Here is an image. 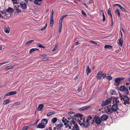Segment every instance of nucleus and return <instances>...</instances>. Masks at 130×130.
<instances>
[{
  "mask_svg": "<svg viewBox=\"0 0 130 130\" xmlns=\"http://www.w3.org/2000/svg\"><path fill=\"white\" fill-rule=\"evenodd\" d=\"M67 120L66 118L64 117L62 118V122L64 123V125H65V128L69 127L70 129H71V127L72 126L73 124H74L75 121L74 120V118H68Z\"/></svg>",
  "mask_w": 130,
  "mask_h": 130,
  "instance_id": "obj_1",
  "label": "nucleus"
},
{
  "mask_svg": "<svg viewBox=\"0 0 130 130\" xmlns=\"http://www.w3.org/2000/svg\"><path fill=\"white\" fill-rule=\"evenodd\" d=\"M112 101L113 104L111 107V109L112 112H115L118 109V106L119 103V101L118 98H113Z\"/></svg>",
  "mask_w": 130,
  "mask_h": 130,
  "instance_id": "obj_2",
  "label": "nucleus"
},
{
  "mask_svg": "<svg viewBox=\"0 0 130 130\" xmlns=\"http://www.w3.org/2000/svg\"><path fill=\"white\" fill-rule=\"evenodd\" d=\"M83 123H79V124L83 127L87 128L90 125L89 122H87L86 120V121L83 120Z\"/></svg>",
  "mask_w": 130,
  "mask_h": 130,
  "instance_id": "obj_3",
  "label": "nucleus"
},
{
  "mask_svg": "<svg viewBox=\"0 0 130 130\" xmlns=\"http://www.w3.org/2000/svg\"><path fill=\"white\" fill-rule=\"evenodd\" d=\"M112 99L111 98H109L105 100L102 102L101 106H104L105 105L108 104L110 103L111 102Z\"/></svg>",
  "mask_w": 130,
  "mask_h": 130,
  "instance_id": "obj_4",
  "label": "nucleus"
},
{
  "mask_svg": "<svg viewBox=\"0 0 130 130\" xmlns=\"http://www.w3.org/2000/svg\"><path fill=\"white\" fill-rule=\"evenodd\" d=\"M124 78L123 77H117L115 80V85L116 86H118L122 80H123Z\"/></svg>",
  "mask_w": 130,
  "mask_h": 130,
  "instance_id": "obj_5",
  "label": "nucleus"
},
{
  "mask_svg": "<svg viewBox=\"0 0 130 130\" xmlns=\"http://www.w3.org/2000/svg\"><path fill=\"white\" fill-rule=\"evenodd\" d=\"M119 90L121 91L124 92L126 94L128 93V89L124 86H121L119 88Z\"/></svg>",
  "mask_w": 130,
  "mask_h": 130,
  "instance_id": "obj_6",
  "label": "nucleus"
},
{
  "mask_svg": "<svg viewBox=\"0 0 130 130\" xmlns=\"http://www.w3.org/2000/svg\"><path fill=\"white\" fill-rule=\"evenodd\" d=\"M121 100H123L124 101V104L125 105L126 104V103H128L129 101V99L127 96L124 95L123 97H121Z\"/></svg>",
  "mask_w": 130,
  "mask_h": 130,
  "instance_id": "obj_7",
  "label": "nucleus"
},
{
  "mask_svg": "<svg viewBox=\"0 0 130 130\" xmlns=\"http://www.w3.org/2000/svg\"><path fill=\"white\" fill-rule=\"evenodd\" d=\"M94 120L95 123L97 124H100L101 122V118H100L99 117H95Z\"/></svg>",
  "mask_w": 130,
  "mask_h": 130,
  "instance_id": "obj_8",
  "label": "nucleus"
},
{
  "mask_svg": "<svg viewBox=\"0 0 130 130\" xmlns=\"http://www.w3.org/2000/svg\"><path fill=\"white\" fill-rule=\"evenodd\" d=\"M21 7L23 9H25L27 8V5L25 2L24 1H21L20 3Z\"/></svg>",
  "mask_w": 130,
  "mask_h": 130,
  "instance_id": "obj_9",
  "label": "nucleus"
},
{
  "mask_svg": "<svg viewBox=\"0 0 130 130\" xmlns=\"http://www.w3.org/2000/svg\"><path fill=\"white\" fill-rule=\"evenodd\" d=\"M63 125L62 123H60L59 124H57L56 126L57 130H61Z\"/></svg>",
  "mask_w": 130,
  "mask_h": 130,
  "instance_id": "obj_10",
  "label": "nucleus"
},
{
  "mask_svg": "<svg viewBox=\"0 0 130 130\" xmlns=\"http://www.w3.org/2000/svg\"><path fill=\"white\" fill-rule=\"evenodd\" d=\"M42 0H35L34 3L35 4L39 6H41L42 4Z\"/></svg>",
  "mask_w": 130,
  "mask_h": 130,
  "instance_id": "obj_11",
  "label": "nucleus"
},
{
  "mask_svg": "<svg viewBox=\"0 0 130 130\" xmlns=\"http://www.w3.org/2000/svg\"><path fill=\"white\" fill-rule=\"evenodd\" d=\"M108 116L104 114L101 117V119L102 121H105L108 118Z\"/></svg>",
  "mask_w": 130,
  "mask_h": 130,
  "instance_id": "obj_12",
  "label": "nucleus"
},
{
  "mask_svg": "<svg viewBox=\"0 0 130 130\" xmlns=\"http://www.w3.org/2000/svg\"><path fill=\"white\" fill-rule=\"evenodd\" d=\"M45 125L41 123H39L36 126V127L38 128H43L45 127Z\"/></svg>",
  "mask_w": 130,
  "mask_h": 130,
  "instance_id": "obj_13",
  "label": "nucleus"
},
{
  "mask_svg": "<svg viewBox=\"0 0 130 130\" xmlns=\"http://www.w3.org/2000/svg\"><path fill=\"white\" fill-rule=\"evenodd\" d=\"M105 112L108 115H110L113 112L111 108H107L105 110Z\"/></svg>",
  "mask_w": 130,
  "mask_h": 130,
  "instance_id": "obj_14",
  "label": "nucleus"
},
{
  "mask_svg": "<svg viewBox=\"0 0 130 130\" xmlns=\"http://www.w3.org/2000/svg\"><path fill=\"white\" fill-rule=\"evenodd\" d=\"M17 93V92L16 91L14 92H10L9 93H6L5 96H10L11 95H14L15 94Z\"/></svg>",
  "mask_w": 130,
  "mask_h": 130,
  "instance_id": "obj_15",
  "label": "nucleus"
},
{
  "mask_svg": "<svg viewBox=\"0 0 130 130\" xmlns=\"http://www.w3.org/2000/svg\"><path fill=\"white\" fill-rule=\"evenodd\" d=\"M103 72L102 71L99 72L98 73L96 76V77L99 79L101 78L102 77V74Z\"/></svg>",
  "mask_w": 130,
  "mask_h": 130,
  "instance_id": "obj_16",
  "label": "nucleus"
},
{
  "mask_svg": "<svg viewBox=\"0 0 130 130\" xmlns=\"http://www.w3.org/2000/svg\"><path fill=\"white\" fill-rule=\"evenodd\" d=\"M73 125L74 126L73 128L72 129V130H79V128L77 124H75L74 123V124Z\"/></svg>",
  "mask_w": 130,
  "mask_h": 130,
  "instance_id": "obj_17",
  "label": "nucleus"
},
{
  "mask_svg": "<svg viewBox=\"0 0 130 130\" xmlns=\"http://www.w3.org/2000/svg\"><path fill=\"white\" fill-rule=\"evenodd\" d=\"M48 122V120L46 119H42L41 121V123L43 124H46Z\"/></svg>",
  "mask_w": 130,
  "mask_h": 130,
  "instance_id": "obj_18",
  "label": "nucleus"
},
{
  "mask_svg": "<svg viewBox=\"0 0 130 130\" xmlns=\"http://www.w3.org/2000/svg\"><path fill=\"white\" fill-rule=\"evenodd\" d=\"M123 43V40L122 38H121L120 39L118 42V44L119 46H121L122 45Z\"/></svg>",
  "mask_w": 130,
  "mask_h": 130,
  "instance_id": "obj_19",
  "label": "nucleus"
},
{
  "mask_svg": "<svg viewBox=\"0 0 130 130\" xmlns=\"http://www.w3.org/2000/svg\"><path fill=\"white\" fill-rule=\"evenodd\" d=\"M53 18H50V26L52 27L54 24V20L53 19Z\"/></svg>",
  "mask_w": 130,
  "mask_h": 130,
  "instance_id": "obj_20",
  "label": "nucleus"
},
{
  "mask_svg": "<svg viewBox=\"0 0 130 130\" xmlns=\"http://www.w3.org/2000/svg\"><path fill=\"white\" fill-rule=\"evenodd\" d=\"M44 106V105L43 104H40L38 107L37 110L38 111L41 110Z\"/></svg>",
  "mask_w": 130,
  "mask_h": 130,
  "instance_id": "obj_21",
  "label": "nucleus"
},
{
  "mask_svg": "<svg viewBox=\"0 0 130 130\" xmlns=\"http://www.w3.org/2000/svg\"><path fill=\"white\" fill-rule=\"evenodd\" d=\"M4 31L7 34L9 33L10 31V29L9 27L4 28Z\"/></svg>",
  "mask_w": 130,
  "mask_h": 130,
  "instance_id": "obj_22",
  "label": "nucleus"
},
{
  "mask_svg": "<svg viewBox=\"0 0 130 130\" xmlns=\"http://www.w3.org/2000/svg\"><path fill=\"white\" fill-rule=\"evenodd\" d=\"M7 12H8L9 13H11L13 11V9L12 8H11L10 7H9L6 10Z\"/></svg>",
  "mask_w": 130,
  "mask_h": 130,
  "instance_id": "obj_23",
  "label": "nucleus"
},
{
  "mask_svg": "<svg viewBox=\"0 0 130 130\" xmlns=\"http://www.w3.org/2000/svg\"><path fill=\"white\" fill-rule=\"evenodd\" d=\"M36 50H39L37 48H32L30 50L29 52L31 53Z\"/></svg>",
  "mask_w": 130,
  "mask_h": 130,
  "instance_id": "obj_24",
  "label": "nucleus"
},
{
  "mask_svg": "<svg viewBox=\"0 0 130 130\" xmlns=\"http://www.w3.org/2000/svg\"><path fill=\"white\" fill-rule=\"evenodd\" d=\"M116 13L118 17H120V13L119 10L118 9H117L116 11Z\"/></svg>",
  "mask_w": 130,
  "mask_h": 130,
  "instance_id": "obj_25",
  "label": "nucleus"
},
{
  "mask_svg": "<svg viewBox=\"0 0 130 130\" xmlns=\"http://www.w3.org/2000/svg\"><path fill=\"white\" fill-rule=\"evenodd\" d=\"M112 47V46L109 45H105L104 46V48L105 49L108 48L109 50L111 49Z\"/></svg>",
  "mask_w": 130,
  "mask_h": 130,
  "instance_id": "obj_26",
  "label": "nucleus"
},
{
  "mask_svg": "<svg viewBox=\"0 0 130 130\" xmlns=\"http://www.w3.org/2000/svg\"><path fill=\"white\" fill-rule=\"evenodd\" d=\"M14 8L16 10V12L18 13H20L21 12V10L20 9L17 8V6H14Z\"/></svg>",
  "mask_w": 130,
  "mask_h": 130,
  "instance_id": "obj_27",
  "label": "nucleus"
},
{
  "mask_svg": "<svg viewBox=\"0 0 130 130\" xmlns=\"http://www.w3.org/2000/svg\"><path fill=\"white\" fill-rule=\"evenodd\" d=\"M13 67V66H10L6 68L5 69L6 71H7L9 69H12Z\"/></svg>",
  "mask_w": 130,
  "mask_h": 130,
  "instance_id": "obj_28",
  "label": "nucleus"
},
{
  "mask_svg": "<svg viewBox=\"0 0 130 130\" xmlns=\"http://www.w3.org/2000/svg\"><path fill=\"white\" fill-rule=\"evenodd\" d=\"M1 12L3 14H5L6 15H8L6 10L5 9H3V11H1Z\"/></svg>",
  "mask_w": 130,
  "mask_h": 130,
  "instance_id": "obj_29",
  "label": "nucleus"
},
{
  "mask_svg": "<svg viewBox=\"0 0 130 130\" xmlns=\"http://www.w3.org/2000/svg\"><path fill=\"white\" fill-rule=\"evenodd\" d=\"M9 100L8 99H7L6 100H4L3 103V104L4 105H5L9 103Z\"/></svg>",
  "mask_w": 130,
  "mask_h": 130,
  "instance_id": "obj_30",
  "label": "nucleus"
},
{
  "mask_svg": "<svg viewBox=\"0 0 130 130\" xmlns=\"http://www.w3.org/2000/svg\"><path fill=\"white\" fill-rule=\"evenodd\" d=\"M55 114L54 112L51 111L49 112L47 114V116H50L52 115Z\"/></svg>",
  "mask_w": 130,
  "mask_h": 130,
  "instance_id": "obj_31",
  "label": "nucleus"
},
{
  "mask_svg": "<svg viewBox=\"0 0 130 130\" xmlns=\"http://www.w3.org/2000/svg\"><path fill=\"white\" fill-rule=\"evenodd\" d=\"M108 14L110 16L111 19H112V14L111 13V9L110 8H109L108 10Z\"/></svg>",
  "mask_w": 130,
  "mask_h": 130,
  "instance_id": "obj_32",
  "label": "nucleus"
},
{
  "mask_svg": "<svg viewBox=\"0 0 130 130\" xmlns=\"http://www.w3.org/2000/svg\"><path fill=\"white\" fill-rule=\"evenodd\" d=\"M57 120V119L56 118L54 117L51 120L52 122L53 123L56 122Z\"/></svg>",
  "mask_w": 130,
  "mask_h": 130,
  "instance_id": "obj_33",
  "label": "nucleus"
},
{
  "mask_svg": "<svg viewBox=\"0 0 130 130\" xmlns=\"http://www.w3.org/2000/svg\"><path fill=\"white\" fill-rule=\"evenodd\" d=\"M91 72V70L90 69L88 66H87V67L86 70L87 74V75L88 74Z\"/></svg>",
  "mask_w": 130,
  "mask_h": 130,
  "instance_id": "obj_34",
  "label": "nucleus"
},
{
  "mask_svg": "<svg viewBox=\"0 0 130 130\" xmlns=\"http://www.w3.org/2000/svg\"><path fill=\"white\" fill-rule=\"evenodd\" d=\"M90 107V106H85L84 107H83L82 108V109L83 110H86L87 109L89 108Z\"/></svg>",
  "mask_w": 130,
  "mask_h": 130,
  "instance_id": "obj_35",
  "label": "nucleus"
},
{
  "mask_svg": "<svg viewBox=\"0 0 130 130\" xmlns=\"http://www.w3.org/2000/svg\"><path fill=\"white\" fill-rule=\"evenodd\" d=\"M92 119V117L91 116H89L87 118L86 121L88 122H89L90 120L91 119Z\"/></svg>",
  "mask_w": 130,
  "mask_h": 130,
  "instance_id": "obj_36",
  "label": "nucleus"
},
{
  "mask_svg": "<svg viewBox=\"0 0 130 130\" xmlns=\"http://www.w3.org/2000/svg\"><path fill=\"white\" fill-rule=\"evenodd\" d=\"M12 1L13 5H17L18 4V0H12Z\"/></svg>",
  "mask_w": 130,
  "mask_h": 130,
  "instance_id": "obj_37",
  "label": "nucleus"
},
{
  "mask_svg": "<svg viewBox=\"0 0 130 130\" xmlns=\"http://www.w3.org/2000/svg\"><path fill=\"white\" fill-rule=\"evenodd\" d=\"M75 116L77 117L81 118L83 117V115L79 113H78L75 115Z\"/></svg>",
  "mask_w": 130,
  "mask_h": 130,
  "instance_id": "obj_38",
  "label": "nucleus"
},
{
  "mask_svg": "<svg viewBox=\"0 0 130 130\" xmlns=\"http://www.w3.org/2000/svg\"><path fill=\"white\" fill-rule=\"evenodd\" d=\"M62 20H61L60 19V20L59 23V27H62Z\"/></svg>",
  "mask_w": 130,
  "mask_h": 130,
  "instance_id": "obj_39",
  "label": "nucleus"
},
{
  "mask_svg": "<svg viewBox=\"0 0 130 130\" xmlns=\"http://www.w3.org/2000/svg\"><path fill=\"white\" fill-rule=\"evenodd\" d=\"M120 10L122 11L125 12L126 11V10L121 6L119 7Z\"/></svg>",
  "mask_w": 130,
  "mask_h": 130,
  "instance_id": "obj_40",
  "label": "nucleus"
},
{
  "mask_svg": "<svg viewBox=\"0 0 130 130\" xmlns=\"http://www.w3.org/2000/svg\"><path fill=\"white\" fill-rule=\"evenodd\" d=\"M29 128L28 126L23 127L22 129V130H27Z\"/></svg>",
  "mask_w": 130,
  "mask_h": 130,
  "instance_id": "obj_41",
  "label": "nucleus"
},
{
  "mask_svg": "<svg viewBox=\"0 0 130 130\" xmlns=\"http://www.w3.org/2000/svg\"><path fill=\"white\" fill-rule=\"evenodd\" d=\"M111 94L113 95H114L116 93V91L113 90H111L110 91Z\"/></svg>",
  "mask_w": 130,
  "mask_h": 130,
  "instance_id": "obj_42",
  "label": "nucleus"
},
{
  "mask_svg": "<svg viewBox=\"0 0 130 130\" xmlns=\"http://www.w3.org/2000/svg\"><path fill=\"white\" fill-rule=\"evenodd\" d=\"M106 78L108 79L109 80H111L112 79V77L110 76H108L106 77Z\"/></svg>",
  "mask_w": 130,
  "mask_h": 130,
  "instance_id": "obj_43",
  "label": "nucleus"
},
{
  "mask_svg": "<svg viewBox=\"0 0 130 130\" xmlns=\"http://www.w3.org/2000/svg\"><path fill=\"white\" fill-rule=\"evenodd\" d=\"M37 46L38 47L41 48H44V47L41 45V44H37Z\"/></svg>",
  "mask_w": 130,
  "mask_h": 130,
  "instance_id": "obj_44",
  "label": "nucleus"
},
{
  "mask_svg": "<svg viewBox=\"0 0 130 130\" xmlns=\"http://www.w3.org/2000/svg\"><path fill=\"white\" fill-rule=\"evenodd\" d=\"M47 26V24L46 23L45 24V25L44 27L43 28H42L41 29V30H44L45 28H46Z\"/></svg>",
  "mask_w": 130,
  "mask_h": 130,
  "instance_id": "obj_45",
  "label": "nucleus"
},
{
  "mask_svg": "<svg viewBox=\"0 0 130 130\" xmlns=\"http://www.w3.org/2000/svg\"><path fill=\"white\" fill-rule=\"evenodd\" d=\"M58 45H55L54 48L52 50V51H54L57 49V48L58 47Z\"/></svg>",
  "mask_w": 130,
  "mask_h": 130,
  "instance_id": "obj_46",
  "label": "nucleus"
},
{
  "mask_svg": "<svg viewBox=\"0 0 130 130\" xmlns=\"http://www.w3.org/2000/svg\"><path fill=\"white\" fill-rule=\"evenodd\" d=\"M102 15H103V19L102 20V21L103 22H104V21H105V18L104 14L103 12Z\"/></svg>",
  "mask_w": 130,
  "mask_h": 130,
  "instance_id": "obj_47",
  "label": "nucleus"
},
{
  "mask_svg": "<svg viewBox=\"0 0 130 130\" xmlns=\"http://www.w3.org/2000/svg\"><path fill=\"white\" fill-rule=\"evenodd\" d=\"M102 76L103 78V79H104L106 76V74L105 73H102Z\"/></svg>",
  "mask_w": 130,
  "mask_h": 130,
  "instance_id": "obj_48",
  "label": "nucleus"
},
{
  "mask_svg": "<svg viewBox=\"0 0 130 130\" xmlns=\"http://www.w3.org/2000/svg\"><path fill=\"white\" fill-rule=\"evenodd\" d=\"M20 103L18 102H16L15 103L14 105V106H18L19 104H20Z\"/></svg>",
  "mask_w": 130,
  "mask_h": 130,
  "instance_id": "obj_49",
  "label": "nucleus"
},
{
  "mask_svg": "<svg viewBox=\"0 0 130 130\" xmlns=\"http://www.w3.org/2000/svg\"><path fill=\"white\" fill-rule=\"evenodd\" d=\"M82 12L83 15L85 17H86L87 16L84 12L83 11H82Z\"/></svg>",
  "mask_w": 130,
  "mask_h": 130,
  "instance_id": "obj_50",
  "label": "nucleus"
},
{
  "mask_svg": "<svg viewBox=\"0 0 130 130\" xmlns=\"http://www.w3.org/2000/svg\"><path fill=\"white\" fill-rule=\"evenodd\" d=\"M9 61H6V62H4L2 63H1V65L2 66V65H3L4 64L8 63H9Z\"/></svg>",
  "mask_w": 130,
  "mask_h": 130,
  "instance_id": "obj_51",
  "label": "nucleus"
},
{
  "mask_svg": "<svg viewBox=\"0 0 130 130\" xmlns=\"http://www.w3.org/2000/svg\"><path fill=\"white\" fill-rule=\"evenodd\" d=\"M53 13H54L53 10H52V12H51L50 18H52H52H53Z\"/></svg>",
  "mask_w": 130,
  "mask_h": 130,
  "instance_id": "obj_52",
  "label": "nucleus"
},
{
  "mask_svg": "<svg viewBox=\"0 0 130 130\" xmlns=\"http://www.w3.org/2000/svg\"><path fill=\"white\" fill-rule=\"evenodd\" d=\"M67 14H66L62 15L61 17V19L62 20L64 18L67 16Z\"/></svg>",
  "mask_w": 130,
  "mask_h": 130,
  "instance_id": "obj_53",
  "label": "nucleus"
},
{
  "mask_svg": "<svg viewBox=\"0 0 130 130\" xmlns=\"http://www.w3.org/2000/svg\"><path fill=\"white\" fill-rule=\"evenodd\" d=\"M90 42L91 43L95 44H97V43L96 42L93 41H90Z\"/></svg>",
  "mask_w": 130,
  "mask_h": 130,
  "instance_id": "obj_54",
  "label": "nucleus"
},
{
  "mask_svg": "<svg viewBox=\"0 0 130 130\" xmlns=\"http://www.w3.org/2000/svg\"><path fill=\"white\" fill-rule=\"evenodd\" d=\"M30 42L29 41H28L26 42L25 43V45H28L30 44Z\"/></svg>",
  "mask_w": 130,
  "mask_h": 130,
  "instance_id": "obj_55",
  "label": "nucleus"
},
{
  "mask_svg": "<svg viewBox=\"0 0 130 130\" xmlns=\"http://www.w3.org/2000/svg\"><path fill=\"white\" fill-rule=\"evenodd\" d=\"M115 6H117L120 7L121 5L119 4H115L113 5L114 7Z\"/></svg>",
  "mask_w": 130,
  "mask_h": 130,
  "instance_id": "obj_56",
  "label": "nucleus"
},
{
  "mask_svg": "<svg viewBox=\"0 0 130 130\" xmlns=\"http://www.w3.org/2000/svg\"><path fill=\"white\" fill-rule=\"evenodd\" d=\"M62 29V27H59V30H58V31L59 32H61Z\"/></svg>",
  "mask_w": 130,
  "mask_h": 130,
  "instance_id": "obj_57",
  "label": "nucleus"
},
{
  "mask_svg": "<svg viewBox=\"0 0 130 130\" xmlns=\"http://www.w3.org/2000/svg\"><path fill=\"white\" fill-rule=\"evenodd\" d=\"M39 119H38L37 121L34 123V125H36L38 123V122L39 121Z\"/></svg>",
  "mask_w": 130,
  "mask_h": 130,
  "instance_id": "obj_58",
  "label": "nucleus"
},
{
  "mask_svg": "<svg viewBox=\"0 0 130 130\" xmlns=\"http://www.w3.org/2000/svg\"><path fill=\"white\" fill-rule=\"evenodd\" d=\"M43 60L44 61H46L48 60L49 59V58H43Z\"/></svg>",
  "mask_w": 130,
  "mask_h": 130,
  "instance_id": "obj_59",
  "label": "nucleus"
},
{
  "mask_svg": "<svg viewBox=\"0 0 130 130\" xmlns=\"http://www.w3.org/2000/svg\"><path fill=\"white\" fill-rule=\"evenodd\" d=\"M47 56L46 54H43L41 55V56H42L43 57H46Z\"/></svg>",
  "mask_w": 130,
  "mask_h": 130,
  "instance_id": "obj_60",
  "label": "nucleus"
},
{
  "mask_svg": "<svg viewBox=\"0 0 130 130\" xmlns=\"http://www.w3.org/2000/svg\"><path fill=\"white\" fill-rule=\"evenodd\" d=\"M73 113V112L72 111H70L68 113L69 115L72 114Z\"/></svg>",
  "mask_w": 130,
  "mask_h": 130,
  "instance_id": "obj_61",
  "label": "nucleus"
},
{
  "mask_svg": "<svg viewBox=\"0 0 130 130\" xmlns=\"http://www.w3.org/2000/svg\"><path fill=\"white\" fill-rule=\"evenodd\" d=\"M79 42L78 41H77L76 42V43H75V44L76 45H77L79 44Z\"/></svg>",
  "mask_w": 130,
  "mask_h": 130,
  "instance_id": "obj_62",
  "label": "nucleus"
},
{
  "mask_svg": "<svg viewBox=\"0 0 130 130\" xmlns=\"http://www.w3.org/2000/svg\"><path fill=\"white\" fill-rule=\"evenodd\" d=\"M78 91H80L81 90L80 88V87L78 88Z\"/></svg>",
  "mask_w": 130,
  "mask_h": 130,
  "instance_id": "obj_63",
  "label": "nucleus"
},
{
  "mask_svg": "<svg viewBox=\"0 0 130 130\" xmlns=\"http://www.w3.org/2000/svg\"><path fill=\"white\" fill-rule=\"evenodd\" d=\"M120 33H121V38H122L123 34H122V32L121 31H120Z\"/></svg>",
  "mask_w": 130,
  "mask_h": 130,
  "instance_id": "obj_64",
  "label": "nucleus"
}]
</instances>
